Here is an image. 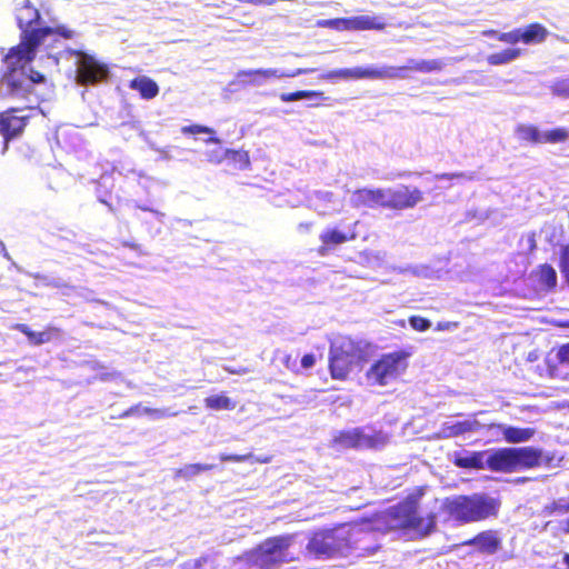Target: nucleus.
<instances>
[{
  "mask_svg": "<svg viewBox=\"0 0 569 569\" xmlns=\"http://www.w3.org/2000/svg\"><path fill=\"white\" fill-rule=\"evenodd\" d=\"M370 533L362 529L340 525L315 531L307 543V551L317 559L345 558L352 552L359 557L373 555L377 546L366 543Z\"/></svg>",
  "mask_w": 569,
  "mask_h": 569,
  "instance_id": "nucleus-1",
  "label": "nucleus"
},
{
  "mask_svg": "<svg viewBox=\"0 0 569 569\" xmlns=\"http://www.w3.org/2000/svg\"><path fill=\"white\" fill-rule=\"evenodd\" d=\"M41 46L33 31L21 33L20 42L10 48L3 58L7 71L0 79V93L2 98H17L27 91L28 83L23 82L26 68L34 60L37 50Z\"/></svg>",
  "mask_w": 569,
  "mask_h": 569,
  "instance_id": "nucleus-2",
  "label": "nucleus"
},
{
  "mask_svg": "<svg viewBox=\"0 0 569 569\" xmlns=\"http://www.w3.org/2000/svg\"><path fill=\"white\" fill-rule=\"evenodd\" d=\"M501 501L487 493L457 495L442 501L441 510L448 521L456 525L482 522L497 518Z\"/></svg>",
  "mask_w": 569,
  "mask_h": 569,
  "instance_id": "nucleus-3",
  "label": "nucleus"
},
{
  "mask_svg": "<svg viewBox=\"0 0 569 569\" xmlns=\"http://www.w3.org/2000/svg\"><path fill=\"white\" fill-rule=\"evenodd\" d=\"M423 495L425 487H417L401 501L387 510V516L396 522V527L411 530L419 537H427L436 531L437 515L430 512L426 517H421L418 512Z\"/></svg>",
  "mask_w": 569,
  "mask_h": 569,
  "instance_id": "nucleus-4",
  "label": "nucleus"
},
{
  "mask_svg": "<svg viewBox=\"0 0 569 569\" xmlns=\"http://www.w3.org/2000/svg\"><path fill=\"white\" fill-rule=\"evenodd\" d=\"M443 68V62L438 59L432 60H409L407 66L400 67H382V68H351V69H337L327 73V79H401L407 77L408 71H417L422 73H430L440 71Z\"/></svg>",
  "mask_w": 569,
  "mask_h": 569,
  "instance_id": "nucleus-5",
  "label": "nucleus"
},
{
  "mask_svg": "<svg viewBox=\"0 0 569 569\" xmlns=\"http://www.w3.org/2000/svg\"><path fill=\"white\" fill-rule=\"evenodd\" d=\"M295 535H279L264 539L247 553L249 563L257 569H278L281 565L297 561L289 552Z\"/></svg>",
  "mask_w": 569,
  "mask_h": 569,
  "instance_id": "nucleus-6",
  "label": "nucleus"
},
{
  "mask_svg": "<svg viewBox=\"0 0 569 569\" xmlns=\"http://www.w3.org/2000/svg\"><path fill=\"white\" fill-rule=\"evenodd\" d=\"M365 351L360 342L343 339L329 349L328 368L332 379L345 381L356 367L365 362Z\"/></svg>",
  "mask_w": 569,
  "mask_h": 569,
  "instance_id": "nucleus-7",
  "label": "nucleus"
},
{
  "mask_svg": "<svg viewBox=\"0 0 569 569\" xmlns=\"http://www.w3.org/2000/svg\"><path fill=\"white\" fill-rule=\"evenodd\" d=\"M408 351L399 350L382 355L368 370L367 377L376 385L386 386L390 379L396 378L408 367Z\"/></svg>",
  "mask_w": 569,
  "mask_h": 569,
  "instance_id": "nucleus-8",
  "label": "nucleus"
},
{
  "mask_svg": "<svg viewBox=\"0 0 569 569\" xmlns=\"http://www.w3.org/2000/svg\"><path fill=\"white\" fill-rule=\"evenodd\" d=\"M73 54L77 57L76 80L79 84L94 86L107 79L109 73L107 64L80 50H76Z\"/></svg>",
  "mask_w": 569,
  "mask_h": 569,
  "instance_id": "nucleus-9",
  "label": "nucleus"
},
{
  "mask_svg": "<svg viewBox=\"0 0 569 569\" xmlns=\"http://www.w3.org/2000/svg\"><path fill=\"white\" fill-rule=\"evenodd\" d=\"M423 200V192L417 187L402 184L398 189L386 190V208L401 211L415 208Z\"/></svg>",
  "mask_w": 569,
  "mask_h": 569,
  "instance_id": "nucleus-10",
  "label": "nucleus"
},
{
  "mask_svg": "<svg viewBox=\"0 0 569 569\" xmlns=\"http://www.w3.org/2000/svg\"><path fill=\"white\" fill-rule=\"evenodd\" d=\"M26 109H31V107L8 108L0 112V134H2L6 143L23 133L29 123L30 116L18 113Z\"/></svg>",
  "mask_w": 569,
  "mask_h": 569,
  "instance_id": "nucleus-11",
  "label": "nucleus"
},
{
  "mask_svg": "<svg viewBox=\"0 0 569 569\" xmlns=\"http://www.w3.org/2000/svg\"><path fill=\"white\" fill-rule=\"evenodd\" d=\"M511 453L513 472L535 469L547 461L542 450L531 446L511 447Z\"/></svg>",
  "mask_w": 569,
  "mask_h": 569,
  "instance_id": "nucleus-12",
  "label": "nucleus"
},
{
  "mask_svg": "<svg viewBox=\"0 0 569 569\" xmlns=\"http://www.w3.org/2000/svg\"><path fill=\"white\" fill-rule=\"evenodd\" d=\"M356 238L357 232L355 230L342 231L338 228H327L319 234L320 246L317 248V253L320 257H326L338 246L353 241Z\"/></svg>",
  "mask_w": 569,
  "mask_h": 569,
  "instance_id": "nucleus-13",
  "label": "nucleus"
},
{
  "mask_svg": "<svg viewBox=\"0 0 569 569\" xmlns=\"http://www.w3.org/2000/svg\"><path fill=\"white\" fill-rule=\"evenodd\" d=\"M351 203L355 208H386V190L361 188L353 191Z\"/></svg>",
  "mask_w": 569,
  "mask_h": 569,
  "instance_id": "nucleus-14",
  "label": "nucleus"
},
{
  "mask_svg": "<svg viewBox=\"0 0 569 569\" xmlns=\"http://www.w3.org/2000/svg\"><path fill=\"white\" fill-rule=\"evenodd\" d=\"M465 546H475L481 553L493 555L501 548V539L497 531L485 530L463 542Z\"/></svg>",
  "mask_w": 569,
  "mask_h": 569,
  "instance_id": "nucleus-15",
  "label": "nucleus"
},
{
  "mask_svg": "<svg viewBox=\"0 0 569 569\" xmlns=\"http://www.w3.org/2000/svg\"><path fill=\"white\" fill-rule=\"evenodd\" d=\"M367 432L363 428L341 430L333 437V443L345 449H366Z\"/></svg>",
  "mask_w": 569,
  "mask_h": 569,
  "instance_id": "nucleus-16",
  "label": "nucleus"
},
{
  "mask_svg": "<svg viewBox=\"0 0 569 569\" xmlns=\"http://www.w3.org/2000/svg\"><path fill=\"white\" fill-rule=\"evenodd\" d=\"M511 448H500L491 451L486 460V467L493 472L512 473Z\"/></svg>",
  "mask_w": 569,
  "mask_h": 569,
  "instance_id": "nucleus-17",
  "label": "nucleus"
},
{
  "mask_svg": "<svg viewBox=\"0 0 569 569\" xmlns=\"http://www.w3.org/2000/svg\"><path fill=\"white\" fill-rule=\"evenodd\" d=\"M12 329L24 335L29 342L33 346L48 343L61 333L59 328L52 326H48L43 331L39 332L31 330L30 327L26 323H16L12 326Z\"/></svg>",
  "mask_w": 569,
  "mask_h": 569,
  "instance_id": "nucleus-18",
  "label": "nucleus"
},
{
  "mask_svg": "<svg viewBox=\"0 0 569 569\" xmlns=\"http://www.w3.org/2000/svg\"><path fill=\"white\" fill-rule=\"evenodd\" d=\"M39 20V10L29 3L20 7L17 11V23L21 33H27L37 29L34 26L38 24Z\"/></svg>",
  "mask_w": 569,
  "mask_h": 569,
  "instance_id": "nucleus-19",
  "label": "nucleus"
},
{
  "mask_svg": "<svg viewBox=\"0 0 569 569\" xmlns=\"http://www.w3.org/2000/svg\"><path fill=\"white\" fill-rule=\"evenodd\" d=\"M129 88L140 93L142 99L151 100L159 94V86L149 77L140 76L129 82Z\"/></svg>",
  "mask_w": 569,
  "mask_h": 569,
  "instance_id": "nucleus-20",
  "label": "nucleus"
},
{
  "mask_svg": "<svg viewBox=\"0 0 569 569\" xmlns=\"http://www.w3.org/2000/svg\"><path fill=\"white\" fill-rule=\"evenodd\" d=\"M533 276L538 284L547 291L553 290L557 286V272L551 264L543 263L538 266L533 271Z\"/></svg>",
  "mask_w": 569,
  "mask_h": 569,
  "instance_id": "nucleus-21",
  "label": "nucleus"
},
{
  "mask_svg": "<svg viewBox=\"0 0 569 569\" xmlns=\"http://www.w3.org/2000/svg\"><path fill=\"white\" fill-rule=\"evenodd\" d=\"M350 30H377L381 31L387 23L380 17L357 16L349 18Z\"/></svg>",
  "mask_w": 569,
  "mask_h": 569,
  "instance_id": "nucleus-22",
  "label": "nucleus"
},
{
  "mask_svg": "<svg viewBox=\"0 0 569 569\" xmlns=\"http://www.w3.org/2000/svg\"><path fill=\"white\" fill-rule=\"evenodd\" d=\"M480 423L477 420H463L455 423H445L441 427V433L445 438H453L467 432L478 430Z\"/></svg>",
  "mask_w": 569,
  "mask_h": 569,
  "instance_id": "nucleus-23",
  "label": "nucleus"
},
{
  "mask_svg": "<svg viewBox=\"0 0 569 569\" xmlns=\"http://www.w3.org/2000/svg\"><path fill=\"white\" fill-rule=\"evenodd\" d=\"M522 43H541L548 37V30L539 22H532L521 29Z\"/></svg>",
  "mask_w": 569,
  "mask_h": 569,
  "instance_id": "nucleus-24",
  "label": "nucleus"
},
{
  "mask_svg": "<svg viewBox=\"0 0 569 569\" xmlns=\"http://www.w3.org/2000/svg\"><path fill=\"white\" fill-rule=\"evenodd\" d=\"M485 455L486 451H473L466 456H457L453 463L456 467L462 469L481 470L486 467V461H483Z\"/></svg>",
  "mask_w": 569,
  "mask_h": 569,
  "instance_id": "nucleus-25",
  "label": "nucleus"
},
{
  "mask_svg": "<svg viewBox=\"0 0 569 569\" xmlns=\"http://www.w3.org/2000/svg\"><path fill=\"white\" fill-rule=\"evenodd\" d=\"M561 515L555 513L543 525V529L549 531L555 538L569 535V517L561 518Z\"/></svg>",
  "mask_w": 569,
  "mask_h": 569,
  "instance_id": "nucleus-26",
  "label": "nucleus"
},
{
  "mask_svg": "<svg viewBox=\"0 0 569 569\" xmlns=\"http://www.w3.org/2000/svg\"><path fill=\"white\" fill-rule=\"evenodd\" d=\"M521 56H522V50L520 48H507L499 52L489 54L487 57V62L490 66H501V64H507L511 61H515Z\"/></svg>",
  "mask_w": 569,
  "mask_h": 569,
  "instance_id": "nucleus-27",
  "label": "nucleus"
},
{
  "mask_svg": "<svg viewBox=\"0 0 569 569\" xmlns=\"http://www.w3.org/2000/svg\"><path fill=\"white\" fill-rule=\"evenodd\" d=\"M535 430L531 428L506 427L503 428L505 440L509 443H519L531 439Z\"/></svg>",
  "mask_w": 569,
  "mask_h": 569,
  "instance_id": "nucleus-28",
  "label": "nucleus"
},
{
  "mask_svg": "<svg viewBox=\"0 0 569 569\" xmlns=\"http://www.w3.org/2000/svg\"><path fill=\"white\" fill-rule=\"evenodd\" d=\"M33 33L37 38H39L40 43L42 44L44 39L50 36H59L63 39H71L74 36V32L67 28L66 26H57L54 28L51 27H41L38 29H33Z\"/></svg>",
  "mask_w": 569,
  "mask_h": 569,
  "instance_id": "nucleus-29",
  "label": "nucleus"
},
{
  "mask_svg": "<svg viewBox=\"0 0 569 569\" xmlns=\"http://www.w3.org/2000/svg\"><path fill=\"white\" fill-rule=\"evenodd\" d=\"M278 76L277 70L274 69L241 70L238 72V77L241 79H248L249 83H260L261 79L276 78Z\"/></svg>",
  "mask_w": 569,
  "mask_h": 569,
  "instance_id": "nucleus-30",
  "label": "nucleus"
},
{
  "mask_svg": "<svg viewBox=\"0 0 569 569\" xmlns=\"http://www.w3.org/2000/svg\"><path fill=\"white\" fill-rule=\"evenodd\" d=\"M204 406L211 410H233L236 402L226 395H212L204 399Z\"/></svg>",
  "mask_w": 569,
  "mask_h": 569,
  "instance_id": "nucleus-31",
  "label": "nucleus"
},
{
  "mask_svg": "<svg viewBox=\"0 0 569 569\" xmlns=\"http://www.w3.org/2000/svg\"><path fill=\"white\" fill-rule=\"evenodd\" d=\"M223 158L230 160L233 163V166L239 170L248 169L251 163L249 152L244 150L227 149L224 151Z\"/></svg>",
  "mask_w": 569,
  "mask_h": 569,
  "instance_id": "nucleus-32",
  "label": "nucleus"
},
{
  "mask_svg": "<svg viewBox=\"0 0 569 569\" xmlns=\"http://www.w3.org/2000/svg\"><path fill=\"white\" fill-rule=\"evenodd\" d=\"M23 82L28 83L27 91L17 98H10L11 100H28L29 96L33 92V84L44 82V76L36 70L30 69V72H23Z\"/></svg>",
  "mask_w": 569,
  "mask_h": 569,
  "instance_id": "nucleus-33",
  "label": "nucleus"
},
{
  "mask_svg": "<svg viewBox=\"0 0 569 569\" xmlns=\"http://www.w3.org/2000/svg\"><path fill=\"white\" fill-rule=\"evenodd\" d=\"M219 459L223 462H244V461H251L256 463H269L272 460L271 456H264V457H254L252 453H244V455H228L222 453L220 455Z\"/></svg>",
  "mask_w": 569,
  "mask_h": 569,
  "instance_id": "nucleus-34",
  "label": "nucleus"
},
{
  "mask_svg": "<svg viewBox=\"0 0 569 569\" xmlns=\"http://www.w3.org/2000/svg\"><path fill=\"white\" fill-rule=\"evenodd\" d=\"M307 98H316L318 100H325L323 92L312 90H298L295 92H283L280 94V100L283 102H291Z\"/></svg>",
  "mask_w": 569,
  "mask_h": 569,
  "instance_id": "nucleus-35",
  "label": "nucleus"
},
{
  "mask_svg": "<svg viewBox=\"0 0 569 569\" xmlns=\"http://www.w3.org/2000/svg\"><path fill=\"white\" fill-rule=\"evenodd\" d=\"M390 440L387 432L382 430H373L371 433L366 436V449H380L385 447Z\"/></svg>",
  "mask_w": 569,
  "mask_h": 569,
  "instance_id": "nucleus-36",
  "label": "nucleus"
},
{
  "mask_svg": "<svg viewBox=\"0 0 569 569\" xmlns=\"http://www.w3.org/2000/svg\"><path fill=\"white\" fill-rule=\"evenodd\" d=\"M182 569H217V565L211 555H203L186 561L182 565Z\"/></svg>",
  "mask_w": 569,
  "mask_h": 569,
  "instance_id": "nucleus-37",
  "label": "nucleus"
},
{
  "mask_svg": "<svg viewBox=\"0 0 569 569\" xmlns=\"http://www.w3.org/2000/svg\"><path fill=\"white\" fill-rule=\"evenodd\" d=\"M211 469H213L212 465L191 463V465H187L184 468L177 470L176 476L189 479L200 472L209 471Z\"/></svg>",
  "mask_w": 569,
  "mask_h": 569,
  "instance_id": "nucleus-38",
  "label": "nucleus"
},
{
  "mask_svg": "<svg viewBox=\"0 0 569 569\" xmlns=\"http://www.w3.org/2000/svg\"><path fill=\"white\" fill-rule=\"evenodd\" d=\"M569 512V497L568 501H565L563 499L553 500L550 503L546 505L541 513L545 517H551L555 513H566Z\"/></svg>",
  "mask_w": 569,
  "mask_h": 569,
  "instance_id": "nucleus-39",
  "label": "nucleus"
},
{
  "mask_svg": "<svg viewBox=\"0 0 569 569\" xmlns=\"http://www.w3.org/2000/svg\"><path fill=\"white\" fill-rule=\"evenodd\" d=\"M317 26L321 28H330L338 31L350 30L349 18L319 20L317 22Z\"/></svg>",
  "mask_w": 569,
  "mask_h": 569,
  "instance_id": "nucleus-40",
  "label": "nucleus"
},
{
  "mask_svg": "<svg viewBox=\"0 0 569 569\" xmlns=\"http://www.w3.org/2000/svg\"><path fill=\"white\" fill-rule=\"evenodd\" d=\"M569 138V131L566 128H555L545 132V143L565 142Z\"/></svg>",
  "mask_w": 569,
  "mask_h": 569,
  "instance_id": "nucleus-41",
  "label": "nucleus"
},
{
  "mask_svg": "<svg viewBox=\"0 0 569 569\" xmlns=\"http://www.w3.org/2000/svg\"><path fill=\"white\" fill-rule=\"evenodd\" d=\"M521 131L526 140L532 143H545V133H541L537 127L527 126Z\"/></svg>",
  "mask_w": 569,
  "mask_h": 569,
  "instance_id": "nucleus-42",
  "label": "nucleus"
},
{
  "mask_svg": "<svg viewBox=\"0 0 569 569\" xmlns=\"http://www.w3.org/2000/svg\"><path fill=\"white\" fill-rule=\"evenodd\" d=\"M497 40L508 44H516L518 42H522L521 29L518 28L510 30L508 32H500L499 34H497Z\"/></svg>",
  "mask_w": 569,
  "mask_h": 569,
  "instance_id": "nucleus-43",
  "label": "nucleus"
},
{
  "mask_svg": "<svg viewBox=\"0 0 569 569\" xmlns=\"http://www.w3.org/2000/svg\"><path fill=\"white\" fill-rule=\"evenodd\" d=\"M559 268L569 286V244L561 248Z\"/></svg>",
  "mask_w": 569,
  "mask_h": 569,
  "instance_id": "nucleus-44",
  "label": "nucleus"
},
{
  "mask_svg": "<svg viewBox=\"0 0 569 569\" xmlns=\"http://www.w3.org/2000/svg\"><path fill=\"white\" fill-rule=\"evenodd\" d=\"M408 321L410 327L419 332L427 331L431 327L430 320L421 316H410Z\"/></svg>",
  "mask_w": 569,
  "mask_h": 569,
  "instance_id": "nucleus-45",
  "label": "nucleus"
},
{
  "mask_svg": "<svg viewBox=\"0 0 569 569\" xmlns=\"http://www.w3.org/2000/svg\"><path fill=\"white\" fill-rule=\"evenodd\" d=\"M138 412H143L146 415H158L160 411L158 409H152V408H141V405L137 403L134 406H131L127 410L122 411L117 418H120V419L128 418Z\"/></svg>",
  "mask_w": 569,
  "mask_h": 569,
  "instance_id": "nucleus-46",
  "label": "nucleus"
},
{
  "mask_svg": "<svg viewBox=\"0 0 569 569\" xmlns=\"http://www.w3.org/2000/svg\"><path fill=\"white\" fill-rule=\"evenodd\" d=\"M183 134L214 133V130L202 124H190L181 128Z\"/></svg>",
  "mask_w": 569,
  "mask_h": 569,
  "instance_id": "nucleus-47",
  "label": "nucleus"
},
{
  "mask_svg": "<svg viewBox=\"0 0 569 569\" xmlns=\"http://www.w3.org/2000/svg\"><path fill=\"white\" fill-rule=\"evenodd\" d=\"M552 91L555 94H557L559 97L567 98V97H569V83L565 80L557 81L552 86Z\"/></svg>",
  "mask_w": 569,
  "mask_h": 569,
  "instance_id": "nucleus-48",
  "label": "nucleus"
},
{
  "mask_svg": "<svg viewBox=\"0 0 569 569\" xmlns=\"http://www.w3.org/2000/svg\"><path fill=\"white\" fill-rule=\"evenodd\" d=\"M316 363V357L312 353H307L301 358V368L309 369Z\"/></svg>",
  "mask_w": 569,
  "mask_h": 569,
  "instance_id": "nucleus-49",
  "label": "nucleus"
},
{
  "mask_svg": "<svg viewBox=\"0 0 569 569\" xmlns=\"http://www.w3.org/2000/svg\"><path fill=\"white\" fill-rule=\"evenodd\" d=\"M458 327V322L439 321L436 326V330L445 331Z\"/></svg>",
  "mask_w": 569,
  "mask_h": 569,
  "instance_id": "nucleus-50",
  "label": "nucleus"
},
{
  "mask_svg": "<svg viewBox=\"0 0 569 569\" xmlns=\"http://www.w3.org/2000/svg\"><path fill=\"white\" fill-rule=\"evenodd\" d=\"M463 177V173L461 172H458V173H440V174H436V179L437 180H452V179H458V178H462Z\"/></svg>",
  "mask_w": 569,
  "mask_h": 569,
  "instance_id": "nucleus-51",
  "label": "nucleus"
},
{
  "mask_svg": "<svg viewBox=\"0 0 569 569\" xmlns=\"http://www.w3.org/2000/svg\"><path fill=\"white\" fill-rule=\"evenodd\" d=\"M238 2L242 3H250L254 6H262V4H270L271 0H237Z\"/></svg>",
  "mask_w": 569,
  "mask_h": 569,
  "instance_id": "nucleus-52",
  "label": "nucleus"
},
{
  "mask_svg": "<svg viewBox=\"0 0 569 569\" xmlns=\"http://www.w3.org/2000/svg\"><path fill=\"white\" fill-rule=\"evenodd\" d=\"M283 363H284V366H286L288 369H291V370L297 371V369L295 368V361H293V362L291 361V356H287V357L284 358Z\"/></svg>",
  "mask_w": 569,
  "mask_h": 569,
  "instance_id": "nucleus-53",
  "label": "nucleus"
},
{
  "mask_svg": "<svg viewBox=\"0 0 569 569\" xmlns=\"http://www.w3.org/2000/svg\"><path fill=\"white\" fill-rule=\"evenodd\" d=\"M567 353H569V345L562 346L559 351L561 359H565Z\"/></svg>",
  "mask_w": 569,
  "mask_h": 569,
  "instance_id": "nucleus-54",
  "label": "nucleus"
},
{
  "mask_svg": "<svg viewBox=\"0 0 569 569\" xmlns=\"http://www.w3.org/2000/svg\"><path fill=\"white\" fill-rule=\"evenodd\" d=\"M208 160H209V162H212V163H219V162H221L222 157L209 154Z\"/></svg>",
  "mask_w": 569,
  "mask_h": 569,
  "instance_id": "nucleus-55",
  "label": "nucleus"
},
{
  "mask_svg": "<svg viewBox=\"0 0 569 569\" xmlns=\"http://www.w3.org/2000/svg\"><path fill=\"white\" fill-rule=\"evenodd\" d=\"M207 143H220V139L219 138H216V137H210L209 139L206 140Z\"/></svg>",
  "mask_w": 569,
  "mask_h": 569,
  "instance_id": "nucleus-56",
  "label": "nucleus"
},
{
  "mask_svg": "<svg viewBox=\"0 0 569 569\" xmlns=\"http://www.w3.org/2000/svg\"><path fill=\"white\" fill-rule=\"evenodd\" d=\"M483 33L486 36H491V37H496L497 38V34H499L500 32H497L496 30H489V31H485Z\"/></svg>",
  "mask_w": 569,
  "mask_h": 569,
  "instance_id": "nucleus-57",
  "label": "nucleus"
},
{
  "mask_svg": "<svg viewBox=\"0 0 569 569\" xmlns=\"http://www.w3.org/2000/svg\"><path fill=\"white\" fill-rule=\"evenodd\" d=\"M562 561L567 566V569H569V553L563 555Z\"/></svg>",
  "mask_w": 569,
  "mask_h": 569,
  "instance_id": "nucleus-58",
  "label": "nucleus"
},
{
  "mask_svg": "<svg viewBox=\"0 0 569 569\" xmlns=\"http://www.w3.org/2000/svg\"><path fill=\"white\" fill-rule=\"evenodd\" d=\"M108 208L110 211L114 212V208L112 207L111 203L107 202V201H102Z\"/></svg>",
  "mask_w": 569,
  "mask_h": 569,
  "instance_id": "nucleus-59",
  "label": "nucleus"
},
{
  "mask_svg": "<svg viewBox=\"0 0 569 569\" xmlns=\"http://www.w3.org/2000/svg\"><path fill=\"white\" fill-rule=\"evenodd\" d=\"M300 228L309 229L311 227V223H300Z\"/></svg>",
  "mask_w": 569,
  "mask_h": 569,
  "instance_id": "nucleus-60",
  "label": "nucleus"
},
{
  "mask_svg": "<svg viewBox=\"0 0 569 569\" xmlns=\"http://www.w3.org/2000/svg\"><path fill=\"white\" fill-rule=\"evenodd\" d=\"M398 326H400V327H405V320H400V321H398Z\"/></svg>",
  "mask_w": 569,
  "mask_h": 569,
  "instance_id": "nucleus-61",
  "label": "nucleus"
}]
</instances>
